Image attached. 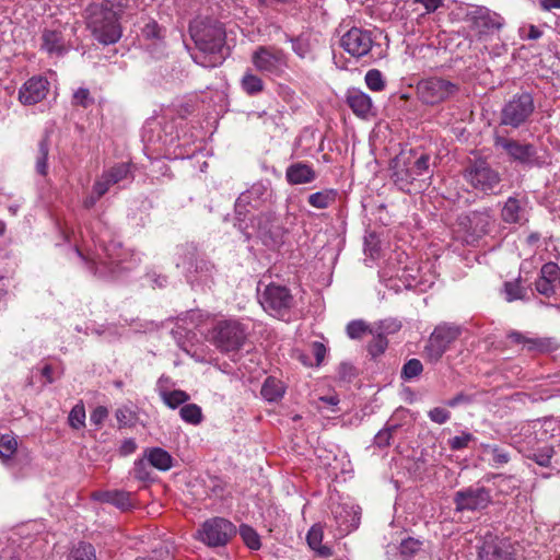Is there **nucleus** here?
<instances>
[{
  "label": "nucleus",
  "instance_id": "nucleus-1",
  "mask_svg": "<svg viewBox=\"0 0 560 560\" xmlns=\"http://www.w3.org/2000/svg\"><path fill=\"white\" fill-rule=\"evenodd\" d=\"M107 235L94 236L92 242L95 252H91L86 241L82 237L80 244H74V252L86 268L95 276L105 279H118L124 271L136 268L141 261L140 255L121 248L116 241L106 243Z\"/></svg>",
  "mask_w": 560,
  "mask_h": 560
},
{
  "label": "nucleus",
  "instance_id": "nucleus-2",
  "mask_svg": "<svg viewBox=\"0 0 560 560\" xmlns=\"http://www.w3.org/2000/svg\"><path fill=\"white\" fill-rule=\"evenodd\" d=\"M189 34L200 51L192 56L196 63L205 68H213L221 65L225 56L226 33L221 22L210 19H197L189 24Z\"/></svg>",
  "mask_w": 560,
  "mask_h": 560
},
{
  "label": "nucleus",
  "instance_id": "nucleus-3",
  "mask_svg": "<svg viewBox=\"0 0 560 560\" xmlns=\"http://www.w3.org/2000/svg\"><path fill=\"white\" fill-rule=\"evenodd\" d=\"M272 192L268 185L255 183L249 189L242 192L235 202V225L255 221L261 213L268 211Z\"/></svg>",
  "mask_w": 560,
  "mask_h": 560
},
{
  "label": "nucleus",
  "instance_id": "nucleus-4",
  "mask_svg": "<svg viewBox=\"0 0 560 560\" xmlns=\"http://www.w3.org/2000/svg\"><path fill=\"white\" fill-rule=\"evenodd\" d=\"M238 230L247 240L253 236H257L265 245L270 247H276L282 244L285 233L280 219L269 210L266 211V213H261L260 217L250 223H241Z\"/></svg>",
  "mask_w": 560,
  "mask_h": 560
},
{
  "label": "nucleus",
  "instance_id": "nucleus-5",
  "mask_svg": "<svg viewBox=\"0 0 560 560\" xmlns=\"http://www.w3.org/2000/svg\"><path fill=\"white\" fill-rule=\"evenodd\" d=\"M247 338V327L237 319L219 320L209 332V340L221 352L240 350Z\"/></svg>",
  "mask_w": 560,
  "mask_h": 560
},
{
  "label": "nucleus",
  "instance_id": "nucleus-6",
  "mask_svg": "<svg viewBox=\"0 0 560 560\" xmlns=\"http://www.w3.org/2000/svg\"><path fill=\"white\" fill-rule=\"evenodd\" d=\"M88 26L94 37L102 44H114L121 37L118 18L112 9L93 7L88 19Z\"/></svg>",
  "mask_w": 560,
  "mask_h": 560
},
{
  "label": "nucleus",
  "instance_id": "nucleus-7",
  "mask_svg": "<svg viewBox=\"0 0 560 560\" xmlns=\"http://www.w3.org/2000/svg\"><path fill=\"white\" fill-rule=\"evenodd\" d=\"M469 28L478 40H488L495 32H500L504 25V18L486 7H475L464 18Z\"/></svg>",
  "mask_w": 560,
  "mask_h": 560
},
{
  "label": "nucleus",
  "instance_id": "nucleus-8",
  "mask_svg": "<svg viewBox=\"0 0 560 560\" xmlns=\"http://www.w3.org/2000/svg\"><path fill=\"white\" fill-rule=\"evenodd\" d=\"M259 291V303L262 308L273 317L283 318L293 306V296L290 290L281 284L270 283Z\"/></svg>",
  "mask_w": 560,
  "mask_h": 560
},
{
  "label": "nucleus",
  "instance_id": "nucleus-9",
  "mask_svg": "<svg viewBox=\"0 0 560 560\" xmlns=\"http://www.w3.org/2000/svg\"><path fill=\"white\" fill-rule=\"evenodd\" d=\"M459 91V86L446 79L432 77L417 84L418 98L427 105H438L447 101Z\"/></svg>",
  "mask_w": 560,
  "mask_h": 560
},
{
  "label": "nucleus",
  "instance_id": "nucleus-10",
  "mask_svg": "<svg viewBox=\"0 0 560 560\" xmlns=\"http://www.w3.org/2000/svg\"><path fill=\"white\" fill-rule=\"evenodd\" d=\"M252 63L258 72L280 77L288 67V57L277 46H258L252 54Z\"/></svg>",
  "mask_w": 560,
  "mask_h": 560
},
{
  "label": "nucleus",
  "instance_id": "nucleus-11",
  "mask_svg": "<svg viewBox=\"0 0 560 560\" xmlns=\"http://www.w3.org/2000/svg\"><path fill=\"white\" fill-rule=\"evenodd\" d=\"M236 533V527L222 517L206 521L196 534V538L208 547H221L229 542Z\"/></svg>",
  "mask_w": 560,
  "mask_h": 560
},
{
  "label": "nucleus",
  "instance_id": "nucleus-12",
  "mask_svg": "<svg viewBox=\"0 0 560 560\" xmlns=\"http://www.w3.org/2000/svg\"><path fill=\"white\" fill-rule=\"evenodd\" d=\"M459 334L460 329L455 325L441 324L436 326L425 346V357L431 362L440 360Z\"/></svg>",
  "mask_w": 560,
  "mask_h": 560
},
{
  "label": "nucleus",
  "instance_id": "nucleus-13",
  "mask_svg": "<svg viewBox=\"0 0 560 560\" xmlns=\"http://www.w3.org/2000/svg\"><path fill=\"white\" fill-rule=\"evenodd\" d=\"M178 253L188 256L187 261L185 259L176 261L177 267H185L188 264L187 281L191 285L208 284L212 277L213 266L206 260H194L196 248L192 245L178 247Z\"/></svg>",
  "mask_w": 560,
  "mask_h": 560
},
{
  "label": "nucleus",
  "instance_id": "nucleus-14",
  "mask_svg": "<svg viewBox=\"0 0 560 560\" xmlns=\"http://www.w3.org/2000/svg\"><path fill=\"white\" fill-rule=\"evenodd\" d=\"M535 108L529 93L514 95L502 109V124L518 127L527 120Z\"/></svg>",
  "mask_w": 560,
  "mask_h": 560
},
{
  "label": "nucleus",
  "instance_id": "nucleus-15",
  "mask_svg": "<svg viewBox=\"0 0 560 560\" xmlns=\"http://www.w3.org/2000/svg\"><path fill=\"white\" fill-rule=\"evenodd\" d=\"M465 177L476 190L483 194H495L501 182L499 173L482 161L471 165Z\"/></svg>",
  "mask_w": 560,
  "mask_h": 560
},
{
  "label": "nucleus",
  "instance_id": "nucleus-16",
  "mask_svg": "<svg viewBox=\"0 0 560 560\" xmlns=\"http://www.w3.org/2000/svg\"><path fill=\"white\" fill-rule=\"evenodd\" d=\"M396 277L405 289L427 291L435 281V275L430 271L429 264L418 266L416 262L405 266Z\"/></svg>",
  "mask_w": 560,
  "mask_h": 560
},
{
  "label": "nucleus",
  "instance_id": "nucleus-17",
  "mask_svg": "<svg viewBox=\"0 0 560 560\" xmlns=\"http://www.w3.org/2000/svg\"><path fill=\"white\" fill-rule=\"evenodd\" d=\"M508 339L521 345L523 350L535 353H550L560 348L559 341L553 337H536L529 332L513 330L508 334Z\"/></svg>",
  "mask_w": 560,
  "mask_h": 560
},
{
  "label": "nucleus",
  "instance_id": "nucleus-18",
  "mask_svg": "<svg viewBox=\"0 0 560 560\" xmlns=\"http://www.w3.org/2000/svg\"><path fill=\"white\" fill-rule=\"evenodd\" d=\"M340 46L352 57H363L371 51L373 46L371 32L351 27L341 36Z\"/></svg>",
  "mask_w": 560,
  "mask_h": 560
},
{
  "label": "nucleus",
  "instance_id": "nucleus-19",
  "mask_svg": "<svg viewBox=\"0 0 560 560\" xmlns=\"http://www.w3.org/2000/svg\"><path fill=\"white\" fill-rule=\"evenodd\" d=\"M454 502L457 511H477L489 505L491 495L483 487H468L455 493Z\"/></svg>",
  "mask_w": 560,
  "mask_h": 560
},
{
  "label": "nucleus",
  "instance_id": "nucleus-20",
  "mask_svg": "<svg viewBox=\"0 0 560 560\" xmlns=\"http://www.w3.org/2000/svg\"><path fill=\"white\" fill-rule=\"evenodd\" d=\"M478 560H515L513 547L506 539L490 536L480 547Z\"/></svg>",
  "mask_w": 560,
  "mask_h": 560
},
{
  "label": "nucleus",
  "instance_id": "nucleus-21",
  "mask_svg": "<svg viewBox=\"0 0 560 560\" xmlns=\"http://www.w3.org/2000/svg\"><path fill=\"white\" fill-rule=\"evenodd\" d=\"M400 165L406 166V173L410 180H415L418 176L429 173V155L421 153L416 156L412 149L406 152L401 149L400 153L396 156V167Z\"/></svg>",
  "mask_w": 560,
  "mask_h": 560
},
{
  "label": "nucleus",
  "instance_id": "nucleus-22",
  "mask_svg": "<svg viewBox=\"0 0 560 560\" xmlns=\"http://www.w3.org/2000/svg\"><path fill=\"white\" fill-rule=\"evenodd\" d=\"M49 82L44 77H32L19 91V101L24 105H34L42 102L48 94Z\"/></svg>",
  "mask_w": 560,
  "mask_h": 560
},
{
  "label": "nucleus",
  "instance_id": "nucleus-23",
  "mask_svg": "<svg viewBox=\"0 0 560 560\" xmlns=\"http://www.w3.org/2000/svg\"><path fill=\"white\" fill-rule=\"evenodd\" d=\"M345 102L351 108L353 114L360 118L365 119L376 115V109L371 97L360 89H348Z\"/></svg>",
  "mask_w": 560,
  "mask_h": 560
},
{
  "label": "nucleus",
  "instance_id": "nucleus-24",
  "mask_svg": "<svg viewBox=\"0 0 560 560\" xmlns=\"http://www.w3.org/2000/svg\"><path fill=\"white\" fill-rule=\"evenodd\" d=\"M39 49L49 57H62L68 50V43L61 31L45 28L40 35Z\"/></svg>",
  "mask_w": 560,
  "mask_h": 560
},
{
  "label": "nucleus",
  "instance_id": "nucleus-25",
  "mask_svg": "<svg viewBox=\"0 0 560 560\" xmlns=\"http://www.w3.org/2000/svg\"><path fill=\"white\" fill-rule=\"evenodd\" d=\"M334 518L341 534H348L359 526L360 508L348 504H337L331 509Z\"/></svg>",
  "mask_w": 560,
  "mask_h": 560
},
{
  "label": "nucleus",
  "instance_id": "nucleus-26",
  "mask_svg": "<svg viewBox=\"0 0 560 560\" xmlns=\"http://www.w3.org/2000/svg\"><path fill=\"white\" fill-rule=\"evenodd\" d=\"M501 218L505 223H518L527 221V201L525 198L509 197L504 202Z\"/></svg>",
  "mask_w": 560,
  "mask_h": 560
},
{
  "label": "nucleus",
  "instance_id": "nucleus-27",
  "mask_svg": "<svg viewBox=\"0 0 560 560\" xmlns=\"http://www.w3.org/2000/svg\"><path fill=\"white\" fill-rule=\"evenodd\" d=\"M468 234L476 241L490 232L494 218L489 210L475 211L468 218Z\"/></svg>",
  "mask_w": 560,
  "mask_h": 560
},
{
  "label": "nucleus",
  "instance_id": "nucleus-28",
  "mask_svg": "<svg viewBox=\"0 0 560 560\" xmlns=\"http://www.w3.org/2000/svg\"><path fill=\"white\" fill-rule=\"evenodd\" d=\"M515 160L525 163L536 162L535 149L533 144L528 142H497Z\"/></svg>",
  "mask_w": 560,
  "mask_h": 560
},
{
  "label": "nucleus",
  "instance_id": "nucleus-29",
  "mask_svg": "<svg viewBox=\"0 0 560 560\" xmlns=\"http://www.w3.org/2000/svg\"><path fill=\"white\" fill-rule=\"evenodd\" d=\"M285 177L291 185H301L313 182L316 174L310 165L304 163H294L287 168Z\"/></svg>",
  "mask_w": 560,
  "mask_h": 560
},
{
  "label": "nucleus",
  "instance_id": "nucleus-30",
  "mask_svg": "<svg viewBox=\"0 0 560 560\" xmlns=\"http://www.w3.org/2000/svg\"><path fill=\"white\" fill-rule=\"evenodd\" d=\"M93 499L113 504L120 510H127L131 506L129 493L120 490L98 491L93 493Z\"/></svg>",
  "mask_w": 560,
  "mask_h": 560
},
{
  "label": "nucleus",
  "instance_id": "nucleus-31",
  "mask_svg": "<svg viewBox=\"0 0 560 560\" xmlns=\"http://www.w3.org/2000/svg\"><path fill=\"white\" fill-rule=\"evenodd\" d=\"M285 393V386L282 381L276 377H267L262 384L260 394L267 401H278Z\"/></svg>",
  "mask_w": 560,
  "mask_h": 560
},
{
  "label": "nucleus",
  "instance_id": "nucleus-32",
  "mask_svg": "<svg viewBox=\"0 0 560 560\" xmlns=\"http://www.w3.org/2000/svg\"><path fill=\"white\" fill-rule=\"evenodd\" d=\"M19 448L18 436L13 433H7L0 438V458L7 466L11 465L13 456Z\"/></svg>",
  "mask_w": 560,
  "mask_h": 560
},
{
  "label": "nucleus",
  "instance_id": "nucleus-33",
  "mask_svg": "<svg viewBox=\"0 0 560 560\" xmlns=\"http://www.w3.org/2000/svg\"><path fill=\"white\" fill-rule=\"evenodd\" d=\"M148 462L159 470H168L172 467V456L161 447H153L147 451Z\"/></svg>",
  "mask_w": 560,
  "mask_h": 560
},
{
  "label": "nucleus",
  "instance_id": "nucleus-34",
  "mask_svg": "<svg viewBox=\"0 0 560 560\" xmlns=\"http://www.w3.org/2000/svg\"><path fill=\"white\" fill-rule=\"evenodd\" d=\"M203 314L201 311H189L184 316L177 318V330H174L175 335H182L179 329L190 331L191 328L200 326L202 323Z\"/></svg>",
  "mask_w": 560,
  "mask_h": 560
},
{
  "label": "nucleus",
  "instance_id": "nucleus-35",
  "mask_svg": "<svg viewBox=\"0 0 560 560\" xmlns=\"http://www.w3.org/2000/svg\"><path fill=\"white\" fill-rule=\"evenodd\" d=\"M337 192L334 189H324L308 196V203L316 209H326L335 202Z\"/></svg>",
  "mask_w": 560,
  "mask_h": 560
},
{
  "label": "nucleus",
  "instance_id": "nucleus-36",
  "mask_svg": "<svg viewBox=\"0 0 560 560\" xmlns=\"http://www.w3.org/2000/svg\"><path fill=\"white\" fill-rule=\"evenodd\" d=\"M160 398L168 408L176 409L180 405L184 406L190 399V396L182 389H172L170 392L161 389Z\"/></svg>",
  "mask_w": 560,
  "mask_h": 560
},
{
  "label": "nucleus",
  "instance_id": "nucleus-37",
  "mask_svg": "<svg viewBox=\"0 0 560 560\" xmlns=\"http://www.w3.org/2000/svg\"><path fill=\"white\" fill-rule=\"evenodd\" d=\"M95 104V97L88 88H78L71 96V105L74 108L89 109Z\"/></svg>",
  "mask_w": 560,
  "mask_h": 560
},
{
  "label": "nucleus",
  "instance_id": "nucleus-38",
  "mask_svg": "<svg viewBox=\"0 0 560 560\" xmlns=\"http://www.w3.org/2000/svg\"><path fill=\"white\" fill-rule=\"evenodd\" d=\"M306 540L308 546L320 556H329L330 549L322 545L323 529L320 526H312L307 533Z\"/></svg>",
  "mask_w": 560,
  "mask_h": 560
},
{
  "label": "nucleus",
  "instance_id": "nucleus-39",
  "mask_svg": "<svg viewBox=\"0 0 560 560\" xmlns=\"http://www.w3.org/2000/svg\"><path fill=\"white\" fill-rule=\"evenodd\" d=\"M481 447L482 454L489 456V459L493 463V465L501 466L510 460L509 453L498 445L482 444Z\"/></svg>",
  "mask_w": 560,
  "mask_h": 560
},
{
  "label": "nucleus",
  "instance_id": "nucleus-40",
  "mask_svg": "<svg viewBox=\"0 0 560 560\" xmlns=\"http://www.w3.org/2000/svg\"><path fill=\"white\" fill-rule=\"evenodd\" d=\"M241 84L244 92H246L248 95L259 94L265 89V84L261 78L252 72H246L244 74Z\"/></svg>",
  "mask_w": 560,
  "mask_h": 560
},
{
  "label": "nucleus",
  "instance_id": "nucleus-41",
  "mask_svg": "<svg viewBox=\"0 0 560 560\" xmlns=\"http://www.w3.org/2000/svg\"><path fill=\"white\" fill-rule=\"evenodd\" d=\"M179 416L183 421L195 425L202 420L201 408L196 404H185L179 410Z\"/></svg>",
  "mask_w": 560,
  "mask_h": 560
},
{
  "label": "nucleus",
  "instance_id": "nucleus-42",
  "mask_svg": "<svg viewBox=\"0 0 560 560\" xmlns=\"http://www.w3.org/2000/svg\"><path fill=\"white\" fill-rule=\"evenodd\" d=\"M68 560H96L95 548L91 544L79 542L71 550Z\"/></svg>",
  "mask_w": 560,
  "mask_h": 560
},
{
  "label": "nucleus",
  "instance_id": "nucleus-43",
  "mask_svg": "<svg viewBox=\"0 0 560 560\" xmlns=\"http://www.w3.org/2000/svg\"><path fill=\"white\" fill-rule=\"evenodd\" d=\"M364 81L366 86L373 92H381L386 86L383 73L378 69H371L365 73Z\"/></svg>",
  "mask_w": 560,
  "mask_h": 560
},
{
  "label": "nucleus",
  "instance_id": "nucleus-44",
  "mask_svg": "<svg viewBox=\"0 0 560 560\" xmlns=\"http://www.w3.org/2000/svg\"><path fill=\"white\" fill-rule=\"evenodd\" d=\"M240 535L245 545L252 550H258L261 546L260 538L257 532L249 525L243 524L240 526Z\"/></svg>",
  "mask_w": 560,
  "mask_h": 560
},
{
  "label": "nucleus",
  "instance_id": "nucleus-45",
  "mask_svg": "<svg viewBox=\"0 0 560 560\" xmlns=\"http://www.w3.org/2000/svg\"><path fill=\"white\" fill-rule=\"evenodd\" d=\"M85 408L82 402H79L71 409L68 421L71 428L79 430L85 425Z\"/></svg>",
  "mask_w": 560,
  "mask_h": 560
},
{
  "label": "nucleus",
  "instance_id": "nucleus-46",
  "mask_svg": "<svg viewBox=\"0 0 560 560\" xmlns=\"http://www.w3.org/2000/svg\"><path fill=\"white\" fill-rule=\"evenodd\" d=\"M104 174L109 177L110 182L115 185L129 176L130 167L128 163H119L105 171Z\"/></svg>",
  "mask_w": 560,
  "mask_h": 560
},
{
  "label": "nucleus",
  "instance_id": "nucleus-47",
  "mask_svg": "<svg viewBox=\"0 0 560 560\" xmlns=\"http://www.w3.org/2000/svg\"><path fill=\"white\" fill-rule=\"evenodd\" d=\"M553 454L555 450L551 445H544L533 453L532 459L539 466L548 467Z\"/></svg>",
  "mask_w": 560,
  "mask_h": 560
},
{
  "label": "nucleus",
  "instance_id": "nucleus-48",
  "mask_svg": "<svg viewBox=\"0 0 560 560\" xmlns=\"http://www.w3.org/2000/svg\"><path fill=\"white\" fill-rule=\"evenodd\" d=\"M422 542L416 538L408 537L399 545V553L401 557H411L421 549Z\"/></svg>",
  "mask_w": 560,
  "mask_h": 560
},
{
  "label": "nucleus",
  "instance_id": "nucleus-49",
  "mask_svg": "<svg viewBox=\"0 0 560 560\" xmlns=\"http://www.w3.org/2000/svg\"><path fill=\"white\" fill-rule=\"evenodd\" d=\"M540 277L550 283L560 284V268L555 262H547L541 267Z\"/></svg>",
  "mask_w": 560,
  "mask_h": 560
},
{
  "label": "nucleus",
  "instance_id": "nucleus-50",
  "mask_svg": "<svg viewBox=\"0 0 560 560\" xmlns=\"http://www.w3.org/2000/svg\"><path fill=\"white\" fill-rule=\"evenodd\" d=\"M397 425H386L384 429L380 430L376 435L374 436V444L377 447H385L388 446L390 443V440L393 438L394 431L397 430Z\"/></svg>",
  "mask_w": 560,
  "mask_h": 560
},
{
  "label": "nucleus",
  "instance_id": "nucleus-51",
  "mask_svg": "<svg viewBox=\"0 0 560 560\" xmlns=\"http://www.w3.org/2000/svg\"><path fill=\"white\" fill-rule=\"evenodd\" d=\"M422 370V363L418 359H410L408 362L405 363L401 371V376L405 380H411L420 375Z\"/></svg>",
  "mask_w": 560,
  "mask_h": 560
},
{
  "label": "nucleus",
  "instance_id": "nucleus-52",
  "mask_svg": "<svg viewBox=\"0 0 560 560\" xmlns=\"http://www.w3.org/2000/svg\"><path fill=\"white\" fill-rule=\"evenodd\" d=\"M387 339L385 336H383L382 334H377L374 336L373 340L369 343V352L372 357H377L382 353H384V351L386 350L387 348Z\"/></svg>",
  "mask_w": 560,
  "mask_h": 560
},
{
  "label": "nucleus",
  "instance_id": "nucleus-53",
  "mask_svg": "<svg viewBox=\"0 0 560 560\" xmlns=\"http://www.w3.org/2000/svg\"><path fill=\"white\" fill-rule=\"evenodd\" d=\"M475 438L469 432H463L460 435H456L448 440V446L453 451H459L466 448Z\"/></svg>",
  "mask_w": 560,
  "mask_h": 560
},
{
  "label": "nucleus",
  "instance_id": "nucleus-54",
  "mask_svg": "<svg viewBox=\"0 0 560 560\" xmlns=\"http://www.w3.org/2000/svg\"><path fill=\"white\" fill-rule=\"evenodd\" d=\"M495 486L498 490L503 494H509L513 489L517 487V480L509 476L495 477Z\"/></svg>",
  "mask_w": 560,
  "mask_h": 560
},
{
  "label": "nucleus",
  "instance_id": "nucleus-55",
  "mask_svg": "<svg viewBox=\"0 0 560 560\" xmlns=\"http://www.w3.org/2000/svg\"><path fill=\"white\" fill-rule=\"evenodd\" d=\"M48 147L47 142H40L39 150H38V158L36 161V171L40 175H46L47 173V156H48Z\"/></svg>",
  "mask_w": 560,
  "mask_h": 560
},
{
  "label": "nucleus",
  "instance_id": "nucleus-56",
  "mask_svg": "<svg viewBox=\"0 0 560 560\" xmlns=\"http://www.w3.org/2000/svg\"><path fill=\"white\" fill-rule=\"evenodd\" d=\"M399 328H400L399 322H397L396 319L389 318V319L381 320L377 324V328L375 329V332L382 334L383 336H385V335H389V334H394V332L398 331Z\"/></svg>",
  "mask_w": 560,
  "mask_h": 560
},
{
  "label": "nucleus",
  "instance_id": "nucleus-57",
  "mask_svg": "<svg viewBox=\"0 0 560 560\" xmlns=\"http://www.w3.org/2000/svg\"><path fill=\"white\" fill-rule=\"evenodd\" d=\"M368 329L366 324L363 320H352L347 326V335L351 339L360 338Z\"/></svg>",
  "mask_w": 560,
  "mask_h": 560
},
{
  "label": "nucleus",
  "instance_id": "nucleus-58",
  "mask_svg": "<svg viewBox=\"0 0 560 560\" xmlns=\"http://www.w3.org/2000/svg\"><path fill=\"white\" fill-rule=\"evenodd\" d=\"M428 417L432 422L443 424L450 420L451 413L445 408L435 407L428 412Z\"/></svg>",
  "mask_w": 560,
  "mask_h": 560
},
{
  "label": "nucleus",
  "instance_id": "nucleus-59",
  "mask_svg": "<svg viewBox=\"0 0 560 560\" xmlns=\"http://www.w3.org/2000/svg\"><path fill=\"white\" fill-rule=\"evenodd\" d=\"M114 184L104 173L97 178L93 185L94 194L103 197Z\"/></svg>",
  "mask_w": 560,
  "mask_h": 560
},
{
  "label": "nucleus",
  "instance_id": "nucleus-60",
  "mask_svg": "<svg viewBox=\"0 0 560 560\" xmlns=\"http://www.w3.org/2000/svg\"><path fill=\"white\" fill-rule=\"evenodd\" d=\"M444 1L445 0H412L413 3L421 4L424 8V12L421 14L422 16L434 13L440 8L444 7Z\"/></svg>",
  "mask_w": 560,
  "mask_h": 560
},
{
  "label": "nucleus",
  "instance_id": "nucleus-61",
  "mask_svg": "<svg viewBox=\"0 0 560 560\" xmlns=\"http://www.w3.org/2000/svg\"><path fill=\"white\" fill-rule=\"evenodd\" d=\"M536 290L546 296H550L556 292V289L558 284L550 283L548 280L544 279L542 277H539L536 281Z\"/></svg>",
  "mask_w": 560,
  "mask_h": 560
},
{
  "label": "nucleus",
  "instance_id": "nucleus-62",
  "mask_svg": "<svg viewBox=\"0 0 560 560\" xmlns=\"http://www.w3.org/2000/svg\"><path fill=\"white\" fill-rule=\"evenodd\" d=\"M506 300L509 302L518 300L522 298V287L517 282H506L504 285Z\"/></svg>",
  "mask_w": 560,
  "mask_h": 560
},
{
  "label": "nucleus",
  "instance_id": "nucleus-63",
  "mask_svg": "<svg viewBox=\"0 0 560 560\" xmlns=\"http://www.w3.org/2000/svg\"><path fill=\"white\" fill-rule=\"evenodd\" d=\"M116 419L121 425H127L133 421L135 415L130 408L121 407L116 411Z\"/></svg>",
  "mask_w": 560,
  "mask_h": 560
},
{
  "label": "nucleus",
  "instance_id": "nucleus-64",
  "mask_svg": "<svg viewBox=\"0 0 560 560\" xmlns=\"http://www.w3.org/2000/svg\"><path fill=\"white\" fill-rule=\"evenodd\" d=\"M108 416L107 408L103 406L96 407L90 416V421L96 427H100Z\"/></svg>",
  "mask_w": 560,
  "mask_h": 560
}]
</instances>
